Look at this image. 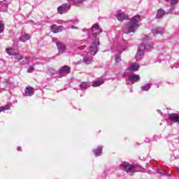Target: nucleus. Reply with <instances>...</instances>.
<instances>
[{
    "label": "nucleus",
    "mask_w": 179,
    "mask_h": 179,
    "mask_svg": "<svg viewBox=\"0 0 179 179\" xmlns=\"http://www.w3.org/2000/svg\"><path fill=\"white\" fill-rule=\"evenodd\" d=\"M143 54H144L143 52L138 50V52H136V61H141V59H142V58H143Z\"/></svg>",
    "instance_id": "23"
},
{
    "label": "nucleus",
    "mask_w": 179,
    "mask_h": 179,
    "mask_svg": "<svg viewBox=\"0 0 179 179\" xmlns=\"http://www.w3.org/2000/svg\"><path fill=\"white\" fill-rule=\"evenodd\" d=\"M34 71V67H33V66H30L29 67V69L27 70V73H31L33 71Z\"/></svg>",
    "instance_id": "31"
},
{
    "label": "nucleus",
    "mask_w": 179,
    "mask_h": 179,
    "mask_svg": "<svg viewBox=\"0 0 179 179\" xmlns=\"http://www.w3.org/2000/svg\"><path fill=\"white\" fill-rule=\"evenodd\" d=\"M142 20L141 15H134L130 22L126 24L125 29H124V34H129V33H135V30L139 27V22Z\"/></svg>",
    "instance_id": "2"
},
{
    "label": "nucleus",
    "mask_w": 179,
    "mask_h": 179,
    "mask_svg": "<svg viewBox=\"0 0 179 179\" xmlns=\"http://www.w3.org/2000/svg\"><path fill=\"white\" fill-rule=\"evenodd\" d=\"M100 45V41L99 38H95V41L92 42L91 46L87 52V55L83 58L84 64L89 65L93 62V57L97 54L99 49L97 48Z\"/></svg>",
    "instance_id": "1"
},
{
    "label": "nucleus",
    "mask_w": 179,
    "mask_h": 179,
    "mask_svg": "<svg viewBox=\"0 0 179 179\" xmlns=\"http://www.w3.org/2000/svg\"><path fill=\"white\" fill-rule=\"evenodd\" d=\"M165 13H166V11H164V10L160 8L157 11V13L156 15V19H162V17H163V16H164Z\"/></svg>",
    "instance_id": "21"
},
{
    "label": "nucleus",
    "mask_w": 179,
    "mask_h": 179,
    "mask_svg": "<svg viewBox=\"0 0 179 179\" xmlns=\"http://www.w3.org/2000/svg\"><path fill=\"white\" fill-rule=\"evenodd\" d=\"M3 30H5V24L3 21H0V34L3 33Z\"/></svg>",
    "instance_id": "26"
},
{
    "label": "nucleus",
    "mask_w": 179,
    "mask_h": 179,
    "mask_svg": "<svg viewBox=\"0 0 179 179\" xmlns=\"http://www.w3.org/2000/svg\"><path fill=\"white\" fill-rule=\"evenodd\" d=\"M152 87V83H148L141 87V92H149Z\"/></svg>",
    "instance_id": "20"
},
{
    "label": "nucleus",
    "mask_w": 179,
    "mask_h": 179,
    "mask_svg": "<svg viewBox=\"0 0 179 179\" xmlns=\"http://www.w3.org/2000/svg\"><path fill=\"white\" fill-rule=\"evenodd\" d=\"M23 59V55L19 52H15L12 57V59H17V61H20Z\"/></svg>",
    "instance_id": "22"
},
{
    "label": "nucleus",
    "mask_w": 179,
    "mask_h": 179,
    "mask_svg": "<svg viewBox=\"0 0 179 179\" xmlns=\"http://www.w3.org/2000/svg\"><path fill=\"white\" fill-rule=\"evenodd\" d=\"M86 30H87V29H84V31H86Z\"/></svg>",
    "instance_id": "44"
},
{
    "label": "nucleus",
    "mask_w": 179,
    "mask_h": 179,
    "mask_svg": "<svg viewBox=\"0 0 179 179\" xmlns=\"http://www.w3.org/2000/svg\"><path fill=\"white\" fill-rule=\"evenodd\" d=\"M57 39L56 38H52L53 43H55V41H57Z\"/></svg>",
    "instance_id": "39"
},
{
    "label": "nucleus",
    "mask_w": 179,
    "mask_h": 179,
    "mask_svg": "<svg viewBox=\"0 0 179 179\" xmlns=\"http://www.w3.org/2000/svg\"><path fill=\"white\" fill-rule=\"evenodd\" d=\"M153 138L154 141H157V139H159V137L157 136H155Z\"/></svg>",
    "instance_id": "36"
},
{
    "label": "nucleus",
    "mask_w": 179,
    "mask_h": 179,
    "mask_svg": "<svg viewBox=\"0 0 179 179\" xmlns=\"http://www.w3.org/2000/svg\"><path fill=\"white\" fill-rule=\"evenodd\" d=\"M50 30L52 33H61V31L65 30V28L63 26L53 24L50 27Z\"/></svg>",
    "instance_id": "8"
},
{
    "label": "nucleus",
    "mask_w": 179,
    "mask_h": 179,
    "mask_svg": "<svg viewBox=\"0 0 179 179\" xmlns=\"http://www.w3.org/2000/svg\"><path fill=\"white\" fill-rule=\"evenodd\" d=\"M69 73H71V68L68 66H62L58 71V74L60 76H65V75H68Z\"/></svg>",
    "instance_id": "6"
},
{
    "label": "nucleus",
    "mask_w": 179,
    "mask_h": 179,
    "mask_svg": "<svg viewBox=\"0 0 179 179\" xmlns=\"http://www.w3.org/2000/svg\"><path fill=\"white\" fill-rule=\"evenodd\" d=\"M150 48H152V45L141 44L138 47V51H141L142 52H145V50H150Z\"/></svg>",
    "instance_id": "17"
},
{
    "label": "nucleus",
    "mask_w": 179,
    "mask_h": 179,
    "mask_svg": "<svg viewBox=\"0 0 179 179\" xmlns=\"http://www.w3.org/2000/svg\"><path fill=\"white\" fill-rule=\"evenodd\" d=\"M25 64H29V62H24V60H23V62H20V65H24Z\"/></svg>",
    "instance_id": "34"
},
{
    "label": "nucleus",
    "mask_w": 179,
    "mask_h": 179,
    "mask_svg": "<svg viewBox=\"0 0 179 179\" xmlns=\"http://www.w3.org/2000/svg\"><path fill=\"white\" fill-rule=\"evenodd\" d=\"M121 54L122 52H120L115 57V62H120V61H121Z\"/></svg>",
    "instance_id": "27"
},
{
    "label": "nucleus",
    "mask_w": 179,
    "mask_h": 179,
    "mask_svg": "<svg viewBox=\"0 0 179 179\" xmlns=\"http://www.w3.org/2000/svg\"><path fill=\"white\" fill-rule=\"evenodd\" d=\"M127 75H128V73H124V76H127Z\"/></svg>",
    "instance_id": "41"
},
{
    "label": "nucleus",
    "mask_w": 179,
    "mask_h": 179,
    "mask_svg": "<svg viewBox=\"0 0 179 179\" xmlns=\"http://www.w3.org/2000/svg\"><path fill=\"white\" fill-rule=\"evenodd\" d=\"M158 113H159V114H161V115H162V114H163V113H162V111H160V110H158Z\"/></svg>",
    "instance_id": "40"
},
{
    "label": "nucleus",
    "mask_w": 179,
    "mask_h": 179,
    "mask_svg": "<svg viewBox=\"0 0 179 179\" xmlns=\"http://www.w3.org/2000/svg\"><path fill=\"white\" fill-rule=\"evenodd\" d=\"M73 3L75 5H78V3H82L83 2V0H73Z\"/></svg>",
    "instance_id": "32"
},
{
    "label": "nucleus",
    "mask_w": 179,
    "mask_h": 179,
    "mask_svg": "<svg viewBox=\"0 0 179 179\" xmlns=\"http://www.w3.org/2000/svg\"><path fill=\"white\" fill-rule=\"evenodd\" d=\"M104 82H105L104 78L103 77H101L100 79L93 81L92 86L94 87H97L99 86H101V85H103V83H104Z\"/></svg>",
    "instance_id": "14"
},
{
    "label": "nucleus",
    "mask_w": 179,
    "mask_h": 179,
    "mask_svg": "<svg viewBox=\"0 0 179 179\" xmlns=\"http://www.w3.org/2000/svg\"><path fill=\"white\" fill-rule=\"evenodd\" d=\"M120 169L130 174V176H133L135 173H138V171H139L135 166L131 165L129 163L125 162L120 164Z\"/></svg>",
    "instance_id": "3"
},
{
    "label": "nucleus",
    "mask_w": 179,
    "mask_h": 179,
    "mask_svg": "<svg viewBox=\"0 0 179 179\" xmlns=\"http://www.w3.org/2000/svg\"><path fill=\"white\" fill-rule=\"evenodd\" d=\"M34 94V89L31 87H27L24 90V95L28 96L29 97L33 96Z\"/></svg>",
    "instance_id": "12"
},
{
    "label": "nucleus",
    "mask_w": 179,
    "mask_h": 179,
    "mask_svg": "<svg viewBox=\"0 0 179 179\" xmlns=\"http://www.w3.org/2000/svg\"><path fill=\"white\" fill-rule=\"evenodd\" d=\"M3 83L5 87H9L10 83H9V81H8V80H6L5 81H3Z\"/></svg>",
    "instance_id": "33"
},
{
    "label": "nucleus",
    "mask_w": 179,
    "mask_h": 179,
    "mask_svg": "<svg viewBox=\"0 0 179 179\" xmlns=\"http://www.w3.org/2000/svg\"><path fill=\"white\" fill-rule=\"evenodd\" d=\"M80 90H86L87 89V83L83 82L80 84Z\"/></svg>",
    "instance_id": "24"
},
{
    "label": "nucleus",
    "mask_w": 179,
    "mask_h": 179,
    "mask_svg": "<svg viewBox=\"0 0 179 179\" xmlns=\"http://www.w3.org/2000/svg\"><path fill=\"white\" fill-rule=\"evenodd\" d=\"M5 110H9V106H1L0 107V113H2V111H5Z\"/></svg>",
    "instance_id": "30"
},
{
    "label": "nucleus",
    "mask_w": 179,
    "mask_h": 179,
    "mask_svg": "<svg viewBox=\"0 0 179 179\" xmlns=\"http://www.w3.org/2000/svg\"><path fill=\"white\" fill-rule=\"evenodd\" d=\"M96 157L101 156L103 152V146L99 145L96 149L93 150Z\"/></svg>",
    "instance_id": "18"
},
{
    "label": "nucleus",
    "mask_w": 179,
    "mask_h": 179,
    "mask_svg": "<svg viewBox=\"0 0 179 179\" xmlns=\"http://www.w3.org/2000/svg\"><path fill=\"white\" fill-rule=\"evenodd\" d=\"M6 10H8V1L0 2V12H6Z\"/></svg>",
    "instance_id": "16"
},
{
    "label": "nucleus",
    "mask_w": 179,
    "mask_h": 179,
    "mask_svg": "<svg viewBox=\"0 0 179 179\" xmlns=\"http://www.w3.org/2000/svg\"><path fill=\"white\" fill-rule=\"evenodd\" d=\"M166 2L170 1L171 5H177L178 0H165Z\"/></svg>",
    "instance_id": "28"
},
{
    "label": "nucleus",
    "mask_w": 179,
    "mask_h": 179,
    "mask_svg": "<svg viewBox=\"0 0 179 179\" xmlns=\"http://www.w3.org/2000/svg\"><path fill=\"white\" fill-rule=\"evenodd\" d=\"M78 50H82V49H80V48H78Z\"/></svg>",
    "instance_id": "45"
},
{
    "label": "nucleus",
    "mask_w": 179,
    "mask_h": 179,
    "mask_svg": "<svg viewBox=\"0 0 179 179\" xmlns=\"http://www.w3.org/2000/svg\"><path fill=\"white\" fill-rule=\"evenodd\" d=\"M91 31H92V36H93V37H97V35L101 33V29H100V26H99V24H95L93 25V27L91 29Z\"/></svg>",
    "instance_id": "7"
},
{
    "label": "nucleus",
    "mask_w": 179,
    "mask_h": 179,
    "mask_svg": "<svg viewBox=\"0 0 179 179\" xmlns=\"http://www.w3.org/2000/svg\"><path fill=\"white\" fill-rule=\"evenodd\" d=\"M6 51L7 54H8V55H11L12 57L15 53V50L13 49H10V48L6 49Z\"/></svg>",
    "instance_id": "25"
},
{
    "label": "nucleus",
    "mask_w": 179,
    "mask_h": 179,
    "mask_svg": "<svg viewBox=\"0 0 179 179\" xmlns=\"http://www.w3.org/2000/svg\"><path fill=\"white\" fill-rule=\"evenodd\" d=\"M130 92H132V89L130 90Z\"/></svg>",
    "instance_id": "46"
},
{
    "label": "nucleus",
    "mask_w": 179,
    "mask_h": 179,
    "mask_svg": "<svg viewBox=\"0 0 179 179\" xmlns=\"http://www.w3.org/2000/svg\"><path fill=\"white\" fill-rule=\"evenodd\" d=\"M30 38H31V36L26 33H22L20 38V41H22V43H26V41L30 40Z\"/></svg>",
    "instance_id": "13"
},
{
    "label": "nucleus",
    "mask_w": 179,
    "mask_h": 179,
    "mask_svg": "<svg viewBox=\"0 0 179 179\" xmlns=\"http://www.w3.org/2000/svg\"><path fill=\"white\" fill-rule=\"evenodd\" d=\"M56 45L59 51V54H64L65 50H66V46L60 42H56Z\"/></svg>",
    "instance_id": "10"
},
{
    "label": "nucleus",
    "mask_w": 179,
    "mask_h": 179,
    "mask_svg": "<svg viewBox=\"0 0 179 179\" xmlns=\"http://www.w3.org/2000/svg\"><path fill=\"white\" fill-rule=\"evenodd\" d=\"M115 17L120 22H121L122 20H127V19H128V15H125V13L124 12H120L117 13L115 15Z\"/></svg>",
    "instance_id": "11"
},
{
    "label": "nucleus",
    "mask_w": 179,
    "mask_h": 179,
    "mask_svg": "<svg viewBox=\"0 0 179 179\" xmlns=\"http://www.w3.org/2000/svg\"><path fill=\"white\" fill-rule=\"evenodd\" d=\"M78 23H79V20H76L74 21V24H78Z\"/></svg>",
    "instance_id": "37"
},
{
    "label": "nucleus",
    "mask_w": 179,
    "mask_h": 179,
    "mask_svg": "<svg viewBox=\"0 0 179 179\" xmlns=\"http://www.w3.org/2000/svg\"><path fill=\"white\" fill-rule=\"evenodd\" d=\"M25 61H27V62H29V61H30V57H25Z\"/></svg>",
    "instance_id": "35"
},
{
    "label": "nucleus",
    "mask_w": 179,
    "mask_h": 179,
    "mask_svg": "<svg viewBox=\"0 0 179 179\" xmlns=\"http://www.w3.org/2000/svg\"><path fill=\"white\" fill-rule=\"evenodd\" d=\"M79 64H80V62L76 63L77 65H79Z\"/></svg>",
    "instance_id": "42"
},
{
    "label": "nucleus",
    "mask_w": 179,
    "mask_h": 179,
    "mask_svg": "<svg viewBox=\"0 0 179 179\" xmlns=\"http://www.w3.org/2000/svg\"><path fill=\"white\" fill-rule=\"evenodd\" d=\"M82 96H83V94H80V97H82Z\"/></svg>",
    "instance_id": "43"
},
{
    "label": "nucleus",
    "mask_w": 179,
    "mask_h": 179,
    "mask_svg": "<svg viewBox=\"0 0 179 179\" xmlns=\"http://www.w3.org/2000/svg\"><path fill=\"white\" fill-rule=\"evenodd\" d=\"M0 80H1V77H0Z\"/></svg>",
    "instance_id": "48"
},
{
    "label": "nucleus",
    "mask_w": 179,
    "mask_h": 179,
    "mask_svg": "<svg viewBox=\"0 0 179 179\" xmlns=\"http://www.w3.org/2000/svg\"><path fill=\"white\" fill-rule=\"evenodd\" d=\"M152 32L154 34H163V33H164V28H162V27L155 28L152 30Z\"/></svg>",
    "instance_id": "19"
},
{
    "label": "nucleus",
    "mask_w": 179,
    "mask_h": 179,
    "mask_svg": "<svg viewBox=\"0 0 179 179\" xmlns=\"http://www.w3.org/2000/svg\"><path fill=\"white\" fill-rule=\"evenodd\" d=\"M123 51H125V49H124Z\"/></svg>",
    "instance_id": "47"
},
{
    "label": "nucleus",
    "mask_w": 179,
    "mask_h": 179,
    "mask_svg": "<svg viewBox=\"0 0 179 179\" xmlns=\"http://www.w3.org/2000/svg\"><path fill=\"white\" fill-rule=\"evenodd\" d=\"M17 150L18 152H20V150H22V147H18Z\"/></svg>",
    "instance_id": "38"
},
{
    "label": "nucleus",
    "mask_w": 179,
    "mask_h": 179,
    "mask_svg": "<svg viewBox=\"0 0 179 179\" xmlns=\"http://www.w3.org/2000/svg\"><path fill=\"white\" fill-rule=\"evenodd\" d=\"M157 171L158 174H161V176H166V172H164L162 169H158Z\"/></svg>",
    "instance_id": "29"
},
{
    "label": "nucleus",
    "mask_w": 179,
    "mask_h": 179,
    "mask_svg": "<svg viewBox=\"0 0 179 179\" xmlns=\"http://www.w3.org/2000/svg\"><path fill=\"white\" fill-rule=\"evenodd\" d=\"M141 80V76L138 74H132L128 76V79L126 80L127 85H134V83H136V82H139Z\"/></svg>",
    "instance_id": "4"
},
{
    "label": "nucleus",
    "mask_w": 179,
    "mask_h": 179,
    "mask_svg": "<svg viewBox=\"0 0 179 179\" xmlns=\"http://www.w3.org/2000/svg\"><path fill=\"white\" fill-rule=\"evenodd\" d=\"M71 5L70 3H64L62 6L57 8L58 13L60 15L66 13V12L71 9Z\"/></svg>",
    "instance_id": "5"
},
{
    "label": "nucleus",
    "mask_w": 179,
    "mask_h": 179,
    "mask_svg": "<svg viewBox=\"0 0 179 179\" xmlns=\"http://www.w3.org/2000/svg\"><path fill=\"white\" fill-rule=\"evenodd\" d=\"M140 68L139 64H133L129 67H127V69L129 72H136V71H138Z\"/></svg>",
    "instance_id": "15"
},
{
    "label": "nucleus",
    "mask_w": 179,
    "mask_h": 179,
    "mask_svg": "<svg viewBox=\"0 0 179 179\" xmlns=\"http://www.w3.org/2000/svg\"><path fill=\"white\" fill-rule=\"evenodd\" d=\"M170 121L179 123V115L177 113H171L168 115Z\"/></svg>",
    "instance_id": "9"
}]
</instances>
